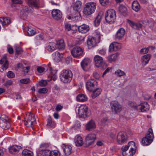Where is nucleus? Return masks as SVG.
<instances>
[{"label": "nucleus", "instance_id": "nucleus-54", "mask_svg": "<svg viewBox=\"0 0 156 156\" xmlns=\"http://www.w3.org/2000/svg\"><path fill=\"white\" fill-rule=\"evenodd\" d=\"M47 91V89L45 88H41L38 90V93L40 94H45Z\"/></svg>", "mask_w": 156, "mask_h": 156}, {"label": "nucleus", "instance_id": "nucleus-24", "mask_svg": "<svg viewBox=\"0 0 156 156\" xmlns=\"http://www.w3.org/2000/svg\"><path fill=\"white\" fill-rule=\"evenodd\" d=\"M125 30L123 28L119 29L115 35V38L118 40H121L124 37Z\"/></svg>", "mask_w": 156, "mask_h": 156}, {"label": "nucleus", "instance_id": "nucleus-49", "mask_svg": "<svg viewBox=\"0 0 156 156\" xmlns=\"http://www.w3.org/2000/svg\"><path fill=\"white\" fill-rule=\"evenodd\" d=\"M115 74L118 76H121L125 75V73L120 69H118L115 72Z\"/></svg>", "mask_w": 156, "mask_h": 156}, {"label": "nucleus", "instance_id": "nucleus-20", "mask_svg": "<svg viewBox=\"0 0 156 156\" xmlns=\"http://www.w3.org/2000/svg\"><path fill=\"white\" fill-rule=\"evenodd\" d=\"M63 149L65 155L68 156L70 155L72 152V147L70 145L62 144L61 146Z\"/></svg>", "mask_w": 156, "mask_h": 156}, {"label": "nucleus", "instance_id": "nucleus-55", "mask_svg": "<svg viewBox=\"0 0 156 156\" xmlns=\"http://www.w3.org/2000/svg\"><path fill=\"white\" fill-rule=\"evenodd\" d=\"M10 23V19L9 17H5L4 18V23H3V25L6 24H9Z\"/></svg>", "mask_w": 156, "mask_h": 156}, {"label": "nucleus", "instance_id": "nucleus-39", "mask_svg": "<svg viewBox=\"0 0 156 156\" xmlns=\"http://www.w3.org/2000/svg\"><path fill=\"white\" fill-rule=\"evenodd\" d=\"M56 125V123L53 121L52 119L49 117L48 120L47 125L50 127L54 128L55 127Z\"/></svg>", "mask_w": 156, "mask_h": 156}, {"label": "nucleus", "instance_id": "nucleus-30", "mask_svg": "<svg viewBox=\"0 0 156 156\" xmlns=\"http://www.w3.org/2000/svg\"><path fill=\"white\" fill-rule=\"evenodd\" d=\"M56 44V48L59 50H63L65 47V45L63 39H60L57 41Z\"/></svg>", "mask_w": 156, "mask_h": 156}, {"label": "nucleus", "instance_id": "nucleus-47", "mask_svg": "<svg viewBox=\"0 0 156 156\" xmlns=\"http://www.w3.org/2000/svg\"><path fill=\"white\" fill-rule=\"evenodd\" d=\"M129 148H130V149L132 150H136V146L134 142L133 141L129 142L127 144Z\"/></svg>", "mask_w": 156, "mask_h": 156}, {"label": "nucleus", "instance_id": "nucleus-7", "mask_svg": "<svg viewBox=\"0 0 156 156\" xmlns=\"http://www.w3.org/2000/svg\"><path fill=\"white\" fill-rule=\"evenodd\" d=\"M27 118H25L24 124L28 127H32L36 124V121L34 115L31 112H29L27 114Z\"/></svg>", "mask_w": 156, "mask_h": 156}, {"label": "nucleus", "instance_id": "nucleus-50", "mask_svg": "<svg viewBox=\"0 0 156 156\" xmlns=\"http://www.w3.org/2000/svg\"><path fill=\"white\" fill-rule=\"evenodd\" d=\"M100 4L103 6L108 5L109 2V0H99Z\"/></svg>", "mask_w": 156, "mask_h": 156}, {"label": "nucleus", "instance_id": "nucleus-18", "mask_svg": "<svg viewBox=\"0 0 156 156\" xmlns=\"http://www.w3.org/2000/svg\"><path fill=\"white\" fill-rule=\"evenodd\" d=\"M51 14L53 18L57 20L60 19L62 16V12L58 9L53 10L51 12Z\"/></svg>", "mask_w": 156, "mask_h": 156}, {"label": "nucleus", "instance_id": "nucleus-16", "mask_svg": "<svg viewBox=\"0 0 156 156\" xmlns=\"http://www.w3.org/2000/svg\"><path fill=\"white\" fill-rule=\"evenodd\" d=\"M125 133L124 132H119L117 135V140L119 144H122L126 141V137Z\"/></svg>", "mask_w": 156, "mask_h": 156}, {"label": "nucleus", "instance_id": "nucleus-28", "mask_svg": "<svg viewBox=\"0 0 156 156\" xmlns=\"http://www.w3.org/2000/svg\"><path fill=\"white\" fill-rule=\"evenodd\" d=\"M151 57V55L147 54L143 56L141 58V61L143 65L145 66L147 64Z\"/></svg>", "mask_w": 156, "mask_h": 156}, {"label": "nucleus", "instance_id": "nucleus-64", "mask_svg": "<svg viewBox=\"0 0 156 156\" xmlns=\"http://www.w3.org/2000/svg\"><path fill=\"white\" fill-rule=\"evenodd\" d=\"M71 62V59L70 57H67L65 58V62L67 64H69Z\"/></svg>", "mask_w": 156, "mask_h": 156}, {"label": "nucleus", "instance_id": "nucleus-61", "mask_svg": "<svg viewBox=\"0 0 156 156\" xmlns=\"http://www.w3.org/2000/svg\"><path fill=\"white\" fill-rule=\"evenodd\" d=\"M65 29L68 31H69L71 29V26L70 24H66L65 25Z\"/></svg>", "mask_w": 156, "mask_h": 156}, {"label": "nucleus", "instance_id": "nucleus-51", "mask_svg": "<svg viewBox=\"0 0 156 156\" xmlns=\"http://www.w3.org/2000/svg\"><path fill=\"white\" fill-rule=\"evenodd\" d=\"M20 82L22 83L26 84L29 83L30 79L28 78L22 79L20 80Z\"/></svg>", "mask_w": 156, "mask_h": 156}, {"label": "nucleus", "instance_id": "nucleus-60", "mask_svg": "<svg viewBox=\"0 0 156 156\" xmlns=\"http://www.w3.org/2000/svg\"><path fill=\"white\" fill-rule=\"evenodd\" d=\"M98 51V52L100 54L104 55L105 54L106 50L105 49L102 48L99 50Z\"/></svg>", "mask_w": 156, "mask_h": 156}, {"label": "nucleus", "instance_id": "nucleus-52", "mask_svg": "<svg viewBox=\"0 0 156 156\" xmlns=\"http://www.w3.org/2000/svg\"><path fill=\"white\" fill-rule=\"evenodd\" d=\"M39 84L41 87H44L47 85V82L45 80H42L39 82Z\"/></svg>", "mask_w": 156, "mask_h": 156}, {"label": "nucleus", "instance_id": "nucleus-21", "mask_svg": "<svg viewBox=\"0 0 156 156\" xmlns=\"http://www.w3.org/2000/svg\"><path fill=\"white\" fill-rule=\"evenodd\" d=\"M2 69L3 70H5L8 68L9 66V62L7 60V57L4 56L0 60V64H2Z\"/></svg>", "mask_w": 156, "mask_h": 156}, {"label": "nucleus", "instance_id": "nucleus-44", "mask_svg": "<svg viewBox=\"0 0 156 156\" xmlns=\"http://www.w3.org/2000/svg\"><path fill=\"white\" fill-rule=\"evenodd\" d=\"M23 156H33V153L27 149L24 150L22 152Z\"/></svg>", "mask_w": 156, "mask_h": 156}, {"label": "nucleus", "instance_id": "nucleus-42", "mask_svg": "<svg viewBox=\"0 0 156 156\" xmlns=\"http://www.w3.org/2000/svg\"><path fill=\"white\" fill-rule=\"evenodd\" d=\"M136 150L130 149L129 151L122 152L124 156H133L135 153Z\"/></svg>", "mask_w": 156, "mask_h": 156}, {"label": "nucleus", "instance_id": "nucleus-3", "mask_svg": "<svg viewBox=\"0 0 156 156\" xmlns=\"http://www.w3.org/2000/svg\"><path fill=\"white\" fill-rule=\"evenodd\" d=\"M101 38L100 33L96 32L94 37L89 38L87 41V43L88 48L90 49L95 47L97 44L100 42Z\"/></svg>", "mask_w": 156, "mask_h": 156}, {"label": "nucleus", "instance_id": "nucleus-2", "mask_svg": "<svg viewBox=\"0 0 156 156\" xmlns=\"http://www.w3.org/2000/svg\"><path fill=\"white\" fill-rule=\"evenodd\" d=\"M73 73L69 69H65L61 72L60 78L61 81L64 83H69L72 79Z\"/></svg>", "mask_w": 156, "mask_h": 156}, {"label": "nucleus", "instance_id": "nucleus-4", "mask_svg": "<svg viewBox=\"0 0 156 156\" xmlns=\"http://www.w3.org/2000/svg\"><path fill=\"white\" fill-rule=\"evenodd\" d=\"M96 4L92 2L87 3L85 5L83 12L86 15H90L93 13L96 9Z\"/></svg>", "mask_w": 156, "mask_h": 156}, {"label": "nucleus", "instance_id": "nucleus-17", "mask_svg": "<svg viewBox=\"0 0 156 156\" xmlns=\"http://www.w3.org/2000/svg\"><path fill=\"white\" fill-rule=\"evenodd\" d=\"M121 44L117 42H113L110 45L109 48V51L112 52L116 51L120 49L121 48Z\"/></svg>", "mask_w": 156, "mask_h": 156}, {"label": "nucleus", "instance_id": "nucleus-11", "mask_svg": "<svg viewBox=\"0 0 156 156\" xmlns=\"http://www.w3.org/2000/svg\"><path fill=\"white\" fill-rule=\"evenodd\" d=\"M67 18L73 21H76L81 20V16L79 11H73L72 13L67 16Z\"/></svg>", "mask_w": 156, "mask_h": 156}, {"label": "nucleus", "instance_id": "nucleus-23", "mask_svg": "<svg viewBox=\"0 0 156 156\" xmlns=\"http://www.w3.org/2000/svg\"><path fill=\"white\" fill-rule=\"evenodd\" d=\"M128 22L132 27L135 29L140 30L142 29L141 24L139 22L134 23L129 20H128Z\"/></svg>", "mask_w": 156, "mask_h": 156}, {"label": "nucleus", "instance_id": "nucleus-8", "mask_svg": "<svg viewBox=\"0 0 156 156\" xmlns=\"http://www.w3.org/2000/svg\"><path fill=\"white\" fill-rule=\"evenodd\" d=\"M94 60L95 66L97 67H101L104 69H105L107 65L103 61V58L98 55H96L94 57Z\"/></svg>", "mask_w": 156, "mask_h": 156}, {"label": "nucleus", "instance_id": "nucleus-48", "mask_svg": "<svg viewBox=\"0 0 156 156\" xmlns=\"http://www.w3.org/2000/svg\"><path fill=\"white\" fill-rule=\"evenodd\" d=\"M9 122V119L6 115H3L1 116L0 118V122Z\"/></svg>", "mask_w": 156, "mask_h": 156}, {"label": "nucleus", "instance_id": "nucleus-27", "mask_svg": "<svg viewBox=\"0 0 156 156\" xmlns=\"http://www.w3.org/2000/svg\"><path fill=\"white\" fill-rule=\"evenodd\" d=\"M56 48V44L54 42L48 43L46 48V49L49 51H52Z\"/></svg>", "mask_w": 156, "mask_h": 156}, {"label": "nucleus", "instance_id": "nucleus-5", "mask_svg": "<svg viewBox=\"0 0 156 156\" xmlns=\"http://www.w3.org/2000/svg\"><path fill=\"white\" fill-rule=\"evenodd\" d=\"M106 21L109 23H113L116 19V12L113 9H109L107 10L105 15Z\"/></svg>", "mask_w": 156, "mask_h": 156}, {"label": "nucleus", "instance_id": "nucleus-57", "mask_svg": "<svg viewBox=\"0 0 156 156\" xmlns=\"http://www.w3.org/2000/svg\"><path fill=\"white\" fill-rule=\"evenodd\" d=\"M7 76L9 78H12L15 76L14 73L11 71H9L7 74Z\"/></svg>", "mask_w": 156, "mask_h": 156}, {"label": "nucleus", "instance_id": "nucleus-32", "mask_svg": "<svg viewBox=\"0 0 156 156\" xmlns=\"http://www.w3.org/2000/svg\"><path fill=\"white\" fill-rule=\"evenodd\" d=\"M28 5L36 8L39 7L38 0H27Z\"/></svg>", "mask_w": 156, "mask_h": 156}, {"label": "nucleus", "instance_id": "nucleus-43", "mask_svg": "<svg viewBox=\"0 0 156 156\" xmlns=\"http://www.w3.org/2000/svg\"><path fill=\"white\" fill-rule=\"evenodd\" d=\"M101 19V16L98 14L94 21V25L96 27H98L100 25Z\"/></svg>", "mask_w": 156, "mask_h": 156}, {"label": "nucleus", "instance_id": "nucleus-19", "mask_svg": "<svg viewBox=\"0 0 156 156\" xmlns=\"http://www.w3.org/2000/svg\"><path fill=\"white\" fill-rule=\"evenodd\" d=\"M21 149V146L16 145L10 146L8 148L9 152L12 154H17L19 150Z\"/></svg>", "mask_w": 156, "mask_h": 156}, {"label": "nucleus", "instance_id": "nucleus-46", "mask_svg": "<svg viewBox=\"0 0 156 156\" xmlns=\"http://www.w3.org/2000/svg\"><path fill=\"white\" fill-rule=\"evenodd\" d=\"M46 151V152H44L43 151H39L37 153V156H49V151Z\"/></svg>", "mask_w": 156, "mask_h": 156}, {"label": "nucleus", "instance_id": "nucleus-14", "mask_svg": "<svg viewBox=\"0 0 156 156\" xmlns=\"http://www.w3.org/2000/svg\"><path fill=\"white\" fill-rule=\"evenodd\" d=\"M96 136L94 133H89L86 136L85 141V144L89 146L93 144L96 139Z\"/></svg>", "mask_w": 156, "mask_h": 156}, {"label": "nucleus", "instance_id": "nucleus-29", "mask_svg": "<svg viewBox=\"0 0 156 156\" xmlns=\"http://www.w3.org/2000/svg\"><path fill=\"white\" fill-rule=\"evenodd\" d=\"M74 141L77 147L81 146L83 144L82 138L79 136H75Z\"/></svg>", "mask_w": 156, "mask_h": 156}, {"label": "nucleus", "instance_id": "nucleus-53", "mask_svg": "<svg viewBox=\"0 0 156 156\" xmlns=\"http://www.w3.org/2000/svg\"><path fill=\"white\" fill-rule=\"evenodd\" d=\"M149 50V49L148 48H142L140 50V52L142 54H145L148 52Z\"/></svg>", "mask_w": 156, "mask_h": 156}, {"label": "nucleus", "instance_id": "nucleus-13", "mask_svg": "<svg viewBox=\"0 0 156 156\" xmlns=\"http://www.w3.org/2000/svg\"><path fill=\"white\" fill-rule=\"evenodd\" d=\"M97 82L94 79H90L86 83V87L88 90L92 91L97 86Z\"/></svg>", "mask_w": 156, "mask_h": 156}, {"label": "nucleus", "instance_id": "nucleus-12", "mask_svg": "<svg viewBox=\"0 0 156 156\" xmlns=\"http://www.w3.org/2000/svg\"><path fill=\"white\" fill-rule=\"evenodd\" d=\"M90 60L87 58H85L81 62L80 65L82 69L84 71H87L90 67Z\"/></svg>", "mask_w": 156, "mask_h": 156}, {"label": "nucleus", "instance_id": "nucleus-10", "mask_svg": "<svg viewBox=\"0 0 156 156\" xmlns=\"http://www.w3.org/2000/svg\"><path fill=\"white\" fill-rule=\"evenodd\" d=\"M110 106L112 112L115 114H117L122 110L121 106L117 101H112L110 103Z\"/></svg>", "mask_w": 156, "mask_h": 156}, {"label": "nucleus", "instance_id": "nucleus-35", "mask_svg": "<svg viewBox=\"0 0 156 156\" xmlns=\"http://www.w3.org/2000/svg\"><path fill=\"white\" fill-rule=\"evenodd\" d=\"M119 54L116 53L112 55H109L107 57L108 60L110 62L115 61L117 58Z\"/></svg>", "mask_w": 156, "mask_h": 156}, {"label": "nucleus", "instance_id": "nucleus-15", "mask_svg": "<svg viewBox=\"0 0 156 156\" xmlns=\"http://www.w3.org/2000/svg\"><path fill=\"white\" fill-rule=\"evenodd\" d=\"M83 50L80 47H75L73 48L71 51L72 55L74 57H77L83 54Z\"/></svg>", "mask_w": 156, "mask_h": 156}, {"label": "nucleus", "instance_id": "nucleus-1", "mask_svg": "<svg viewBox=\"0 0 156 156\" xmlns=\"http://www.w3.org/2000/svg\"><path fill=\"white\" fill-rule=\"evenodd\" d=\"M129 106L134 109L140 112H144L148 111L150 108V106L147 103L144 102L139 105L134 102H129Z\"/></svg>", "mask_w": 156, "mask_h": 156}, {"label": "nucleus", "instance_id": "nucleus-62", "mask_svg": "<svg viewBox=\"0 0 156 156\" xmlns=\"http://www.w3.org/2000/svg\"><path fill=\"white\" fill-rule=\"evenodd\" d=\"M128 148L129 147L127 145L122 146V150L123 151L122 152H126Z\"/></svg>", "mask_w": 156, "mask_h": 156}, {"label": "nucleus", "instance_id": "nucleus-36", "mask_svg": "<svg viewBox=\"0 0 156 156\" xmlns=\"http://www.w3.org/2000/svg\"><path fill=\"white\" fill-rule=\"evenodd\" d=\"M81 7V2L79 1L76 2L75 4L73 6V10L74 11H79V10Z\"/></svg>", "mask_w": 156, "mask_h": 156}, {"label": "nucleus", "instance_id": "nucleus-25", "mask_svg": "<svg viewBox=\"0 0 156 156\" xmlns=\"http://www.w3.org/2000/svg\"><path fill=\"white\" fill-rule=\"evenodd\" d=\"M63 55L62 53H60L56 51L53 54L52 56L54 61L58 62L62 59Z\"/></svg>", "mask_w": 156, "mask_h": 156}, {"label": "nucleus", "instance_id": "nucleus-41", "mask_svg": "<svg viewBox=\"0 0 156 156\" xmlns=\"http://www.w3.org/2000/svg\"><path fill=\"white\" fill-rule=\"evenodd\" d=\"M0 126L2 129H6L10 127V125L8 122H0Z\"/></svg>", "mask_w": 156, "mask_h": 156}, {"label": "nucleus", "instance_id": "nucleus-37", "mask_svg": "<svg viewBox=\"0 0 156 156\" xmlns=\"http://www.w3.org/2000/svg\"><path fill=\"white\" fill-rule=\"evenodd\" d=\"M132 9L136 12L138 11L140 9V6L136 1H134L132 3Z\"/></svg>", "mask_w": 156, "mask_h": 156}, {"label": "nucleus", "instance_id": "nucleus-40", "mask_svg": "<svg viewBox=\"0 0 156 156\" xmlns=\"http://www.w3.org/2000/svg\"><path fill=\"white\" fill-rule=\"evenodd\" d=\"M119 10L123 15L125 16L126 14L127 8L124 5H120L119 7Z\"/></svg>", "mask_w": 156, "mask_h": 156}, {"label": "nucleus", "instance_id": "nucleus-59", "mask_svg": "<svg viewBox=\"0 0 156 156\" xmlns=\"http://www.w3.org/2000/svg\"><path fill=\"white\" fill-rule=\"evenodd\" d=\"M35 39L37 41L42 40L43 39V37L42 35L39 34L36 36Z\"/></svg>", "mask_w": 156, "mask_h": 156}, {"label": "nucleus", "instance_id": "nucleus-26", "mask_svg": "<svg viewBox=\"0 0 156 156\" xmlns=\"http://www.w3.org/2000/svg\"><path fill=\"white\" fill-rule=\"evenodd\" d=\"M79 31L81 33L85 34L87 32L89 29V26L85 24L80 26L78 27Z\"/></svg>", "mask_w": 156, "mask_h": 156}, {"label": "nucleus", "instance_id": "nucleus-9", "mask_svg": "<svg viewBox=\"0 0 156 156\" xmlns=\"http://www.w3.org/2000/svg\"><path fill=\"white\" fill-rule=\"evenodd\" d=\"M89 110L85 105H81L79 108L78 114L82 118H85L89 115Z\"/></svg>", "mask_w": 156, "mask_h": 156}, {"label": "nucleus", "instance_id": "nucleus-58", "mask_svg": "<svg viewBox=\"0 0 156 156\" xmlns=\"http://www.w3.org/2000/svg\"><path fill=\"white\" fill-rule=\"evenodd\" d=\"M141 24V27H145L147 24L148 23V21H142L139 22Z\"/></svg>", "mask_w": 156, "mask_h": 156}, {"label": "nucleus", "instance_id": "nucleus-31", "mask_svg": "<svg viewBox=\"0 0 156 156\" xmlns=\"http://www.w3.org/2000/svg\"><path fill=\"white\" fill-rule=\"evenodd\" d=\"M25 30L27 31L28 36H31L35 35L36 33V30L32 27H28L26 28Z\"/></svg>", "mask_w": 156, "mask_h": 156}, {"label": "nucleus", "instance_id": "nucleus-6", "mask_svg": "<svg viewBox=\"0 0 156 156\" xmlns=\"http://www.w3.org/2000/svg\"><path fill=\"white\" fill-rule=\"evenodd\" d=\"M153 138L154 135L152 129L149 128L145 137L142 139V143L144 145H148L152 142Z\"/></svg>", "mask_w": 156, "mask_h": 156}, {"label": "nucleus", "instance_id": "nucleus-33", "mask_svg": "<svg viewBox=\"0 0 156 156\" xmlns=\"http://www.w3.org/2000/svg\"><path fill=\"white\" fill-rule=\"evenodd\" d=\"M101 88H97L93 91L91 95L92 98L93 99L95 98L101 94Z\"/></svg>", "mask_w": 156, "mask_h": 156}, {"label": "nucleus", "instance_id": "nucleus-22", "mask_svg": "<svg viewBox=\"0 0 156 156\" xmlns=\"http://www.w3.org/2000/svg\"><path fill=\"white\" fill-rule=\"evenodd\" d=\"M96 128V125L94 121L92 119L90 120L86 125V130L91 131L94 129Z\"/></svg>", "mask_w": 156, "mask_h": 156}, {"label": "nucleus", "instance_id": "nucleus-63", "mask_svg": "<svg viewBox=\"0 0 156 156\" xmlns=\"http://www.w3.org/2000/svg\"><path fill=\"white\" fill-rule=\"evenodd\" d=\"M12 81L11 80H9L7 81L4 84V85L7 86H10L12 84Z\"/></svg>", "mask_w": 156, "mask_h": 156}, {"label": "nucleus", "instance_id": "nucleus-34", "mask_svg": "<svg viewBox=\"0 0 156 156\" xmlns=\"http://www.w3.org/2000/svg\"><path fill=\"white\" fill-rule=\"evenodd\" d=\"M76 99L77 101L80 102H84L87 100V97L83 94H79L77 97Z\"/></svg>", "mask_w": 156, "mask_h": 156}, {"label": "nucleus", "instance_id": "nucleus-56", "mask_svg": "<svg viewBox=\"0 0 156 156\" xmlns=\"http://www.w3.org/2000/svg\"><path fill=\"white\" fill-rule=\"evenodd\" d=\"M16 52L17 54H20L23 52V50L21 48L18 46L16 47Z\"/></svg>", "mask_w": 156, "mask_h": 156}, {"label": "nucleus", "instance_id": "nucleus-45", "mask_svg": "<svg viewBox=\"0 0 156 156\" xmlns=\"http://www.w3.org/2000/svg\"><path fill=\"white\" fill-rule=\"evenodd\" d=\"M61 154L60 152L57 150L49 151V156H59Z\"/></svg>", "mask_w": 156, "mask_h": 156}, {"label": "nucleus", "instance_id": "nucleus-38", "mask_svg": "<svg viewBox=\"0 0 156 156\" xmlns=\"http://www.w3.org/2000/svg\"><path fill=\"white\" fill-rule=\"evenodd\" d=\"M48 148L49 145L48 144H41L40 145L39 151H43L44 152H46V151H50V150L48 149Z\"/></svg>", "mask_w": 156, "mask_h": 156}]
</instances>
